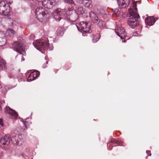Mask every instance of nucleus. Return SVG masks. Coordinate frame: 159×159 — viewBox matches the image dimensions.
I'll list each match as a JSON object with an SVG mask.
<instances>
[{
	"label": "nucleus",
	"instance_id": "obj_1",
	"mask_svg": "<svg viewBox=\"0 0 159 159\" xmlns=\"http://www.w3.org/2000/svg\"><path fill=\"white\" fill-rule=\"evenodd\" d=\"M129 10L128 15L130 17L128 18L127 23L128 25L134 28L139 25L138 19L140 16L138 13L135 12L132 9H129Z\"/></svg>",
	"mask_w": 159,
	"mask_h": 159
},
{
	"label": "nucleus",
	"instance_id": "obj_2",
	"mask_svg": "<svg viewBox=\"0 0 159 159\" xmlns=\"http://www.w3.org/2000/svg\"><path fill=\"white\" fill-rule=\"evenodd\" d=\"M73 27L77 28L79 30L86 33H88L91 30V25L89 23L81 21L77 25L73 24Z\"/></svg>",
	"mask_w": 159,
	"mask_h": 159
},
{
	"label": "nucleus",
	"instance_id": "obj_3",
	"mask_svg": "<svg viewBox=\"0 0 159 159\" xmlns=\"http://www.w3.org/2000/svg\"><path fill=\"white\" fill-rule=\"evenodd\" d=\"M89 15L90 18L93 23L100 27H102L105 26V22L99 18L96 14L93 12L91 11Z\"/></svg>",
	"mask_w": 159,
	"mask_h": 159
},
{
	"label": "nucleus",
	"instance_id": "obj_4",
	"mask_svg": "<svg viewBox=\"0 0 159 159\" xmlns=\"http://www.w3.org/2000/svg\"><path fill=\"white\" fill-rule=\"evenodd\" d=\"M12 47L14 50L20 54L24 55L25 54V48L24 44L20 42H15L12 44Z\"/></svg>",
	"mask_w": 159,
	"mask_h": 159
},
{
	"label": "nucleus",
	"instance_id": "obj_5",
	"mask_svg": "<svg viewBox=\"0 0 159 159\" xmlns=\"http://www.w3.org/2000/svg\"><path fill=\"white\" fill-rule=\"evenodd\" d=\"M10 12L9 5L5 1L0 2V13L5 16L8 15Z\"/></svg>",
	"mask_w": 159,
	"mask_h": 159
},
{
	"label": "nucleus",
	"instance_id": "obj_6",
	"mask_svg": "<svg viewBox=\"0 0 159 159\" xmlns=\"http://www.w3.org/2000/svg\"><path fill=\"white\" fill-rule=\"evenodd\" d=\"M41 2L43 6L48 9L52 8L57 4L56 0H44Z\"/></svg>",
	"mask_w": 159,
	"mask_h": 159
},
{
	"label": "nucleus",
	"instance_id": "obj_7",
	"mask_svg": "<svg viewBox=\"0 0 159 159\" xmlns=\"http://www.w3.org/2000/svg\"><path fill=\"white\" fill-rule=\"evenodd\" d=\"M12 143L14 144L21 145L23 142V138L21 135H16L12 137L11 139Z\"/></svg>",
	"mask_w": 159,
	"mask_h": 159
},
{
	"label": "nucleus",
	"instance_id": "obj_8",
	"mask_svg": "<svg viewBox=\"0 0 159 159\" xmlns=\"http://www.w3.org/2000/svg\"><path fill=\"white\" fill-rule=\"evenodd\" d=\"M6 113L9 115V117L11 118L15 119L17 118L18 115L17 113L14 110H12L9 107H7L5 111Z\"/></svg>",
	"mask_w": 159,
	"mask_h": 159
},
{
	"label": "nucleus",
	"instance_id": "obj_9",
	"mask_svg": "<svg viewBox=\"0 0 159 159\" xmlns=\"http://www.w3.org/2000/svg\"><path fill=\"white\" fill-rule=\"evenodd\" d=\"M11 139L10 135H6L0 140V146H3L4 145H8L10 143Z\"/></svg>",
	"mask_w": 159,
	"mask_h": 159
},
{
	"label": "nucleus",
	"instance_id": "obj_10",
	"mask_svg": "<svg viewBox=\"0 0 159 159\" xmlns=\"http://www.w3.org/2000/svg\"><path fill=\"white\" fill-rule=\"evenodd\" d=\"M35 48L38 50H41L44 47V42L42 39H38L33 43Z\"/></svg>",
	"mask_w": 159,
	"mask_h": 159
},
{
	"label": "nucleus",
	"instance_id": "obj_11",
	"mask_svg": "<svg viewBox=\"0 0 159 159\" xmlns=\"http://www.w3.org/2000/svg\"><path fill=\"white\" fill-rule=\"evenodd\" d=\"M115 32L121 39H124L125 37L127 36L125 30L123 28H118L116 30Z\"/></svg>",
	"mask_w": 159,
	"mask_h": 159
},
{
	"label": "nucleus",
	"instance_id": "obj_12",
	"mask_svg": "<svg viewBox=\"0 0 159 159\" xmlns=\"http://www.w3.org/2000/svg\"><path fill=\"white\" fill-rule=\"evenodd\" d=\"M7 40L5 34L2 32H0V46L5 45Z\"/></svg>",
	"mask_w": 159,
	"mask_h": 159
},
{
	"label": "nucleus",
	"instance_id": "obj_13",
	"mask_svg": "<svg viewBox=\"0 0 159 159\" xmlns=\"http://www.w3.org/2000/svg\"><path fill=\"white\" fill-rule=\"evenodd\" d=\"M156 20L152 16L147 17L145 19L146 24L148 25H152L154 24Z\"/></svg>",
	"mask_w": 159,
	"mask_h": 159
},
{
	"label": "nucleus",
	"instance_id": "obj_14",
	"mask_svg": "<svg viewBox=\"0 0 159 159\" xmlns=\"http://www.w3.org/2000/svg\"><path fill=\"white\" fill-rule=\"evenodd\" d=\"M39 75V72L38 71H35L32 72L28 78L31 80H34Z\"/></svg>",
	"mask_w": 159,
	"mask_h": 159
},
{
	"label": "nucleus",
	"instance_id": "obj_15",
	"mask_svg": "<svg viewBox=\"0 0 159 159\" xmlns=\"http://www.w3.org/2000/svg\"><path fill=\"white\" fill-rule=\"evenodd\" d=\"M119 6L122 8H125L126 6V2L127 0H117Z\"/></svg>",
	"mask_w": 159,
	"mask_h": 159
},
{
	"label": "nucleus",
	"instance_id": "obj_16",
	"mask_svg": "<svg viewBox=\"0 0 159 159\" xmlns=\"http://www.w3.org/2000/svg\"><path fill=\"white\" fill-rule=\"evenodd\" d=\"M45 10L44 8L41 7L38 8L36 10V15L37 17H41L40 12H43V11H45Z\"/></svg>",
	"mask_w": 159,
	"mask_h": 159
},
{
	"label": "nucleus",
	"instance_id": "obj_17",
	"mask_svg": "<svg viewBox=\"0 0 159 159\" xmlns=\"http://www.w3.org/2000/svg\"><path fill=\"white\" fill-rule=\"evenodd\" d=\"M47 11H45H45H43V12H40V16H41V17H37V18L39 20H41L43 19L44 18V17L46 16L47 15Z\"/></svg>",
	"mask_w": 159,
	"mask_h": 159
},
{
	"label": "nucleus",
	"instance_id": "obj_18",
	"mask_svg": "<svg viewBox=\"0 0 159 159\" xmlns=\"http://www.w3.org/2000/svg\"><path fill=\"white\" fill-rule=\"evenodd\" d=\"M78 18V15L75 12H74L73 14H72L71 16V18H70V21L72 22L75 21Z\"/></svg>",
	"mask_w": 159,
	"mask_h": 159
},
{
	"label": "nucleus",
	"instance_id": "obj_19",
	"mask_svg": "<svg viewBox=\"0 0 159 159\" xmlns=\"http://www.w3.org/2000/svg\"><path fill=\"white\" fill-rule=\"evenodd\" d=\"M92 41L93 43H95L98 41L100 39V35L97 34L95 36L92 35Z\"/></svg>",
	"mask_w": 159,
	"mask_h": 159
},
{
	"label": "nucleus",
	"instance_id": "obj_20",
	"mask_svg": "<svg viewBox=\"0 0 159 159\" xmlns=\"http://www.w3.org/2000/svg\"><path fill=\"white\" fill-rule=\"evenodd\" d=\"M7 33L8 35L11 37L14 36L15 32L12 30L8 29L7 30Z\"/></svg>",
	"mask_w": 159,
	"mask_h": 159
},
{
	"label": "nucleus",
	"instance_id": "obj_21",
	"mask_svg": "<svg viewBox=\"0 0 159 159\" xmlns=\"http://www.w3.org/2000/svg\"><path fill=\"white\" fill-rule=\"evenodd\" d=\"M78 12L79 14L82 15L84 13V10L82 7H79L78 8Z\"/></svg>",
	"mask_w": 159,
	"mask_h": 159
},
{
	"label": "nucleus",
	"instance_id": "obj_22",
	"mask_svg": "<svg viewBox=\"0 0 159 159\" xmlns=\"http://www.w3.org/2000/svg\"><path fill=\"white\" fill-rule=\"evenodd\" d=\"M61 11V10L60 9H57L54 11L53 13V17H54V14H55L56 16L60 15Z\"/></svg>",
	"mask_w": 159,
	"mask_h": 159
},
{
	"label": "nucleus",
	"instance_id": "obj_23",
	"mask_svg": "<svg viewBox=\"0 0 159 159\" xmlns=\"http://www.w3.org/2000/svg\"><path fill=\"white\" fill-rule=\"evenodd\" d=\"M5 68V63H4L3 61L1 62L0 63V69H2L3 68Z\"/></svg>",
	"mask_w": 159,
	"mask_h": 159
},
{
	"label": "nucleus",
	"instance_id": "obj_24",
	"mask_svg": "<svg viewBox=\"0 0 159 159\" xmlns=\"http://www.w3.org/2000/svg\"><path fill=\"white\" fill-rule=\"evenodd\" d=\"M55 15V14H54V18L56 20H58V21L60 20L61 19L60 15L56 16Z\"/></svg>",
	"mask_w": 159,
	"mask_h": 159
},
{
	"label": "nucleus",
	"instance_id": "obj_25",
	"mask_svg": "<svg viewBox=\"0 0 159 159\" xmlns=\"http://www.w3.org/2000/svg\"><path fill=\"white\" fill-rule=\"evenodd\" d=\"M71 5L72 8H73L72 10L74 9V7L75 6V4L72 0H70V5Z\"/></svg>",
	"mask_w": 159,
	"mask_h": 159
},
{
	"label": "nucleus",
	"instance_id": "obj_26",
	"mask_svg": "<svg viewBox=\"0 0 159 159\" xmlns=\"http://www.w3.org/2000/svg\"><path fill=\"white\" fill-rule=\"evenodd\" d=\"M89 1V0H80V3H81L85 4H86L88 3V1Z\"/></svg>",
	"mask_w": 159,
	"mask_h": 159
},
{
	"label": "nucleus",
	"instance_id": "obj_27",
	"mask_svg": "<svg viewBox=\"0 0 159 159\" xmlns=\"http://www.w3.org/2000/svg\"><path fill=\"white\" fill-rule=\"evenodd\" d=\"M111 142L113 144H115V146H117L118 144L120 145L116 141L114 140H111Z\"/></svg>",
	"mask_w": 159,
	"mask_h": 159
},
{
	"label": "nucleus",
	"instance_id": "obj_28",
	"mask_svg": "<svg viewBox=\"0 0 159 159\" xmlns=\"http://www.w3.org/2000/svg\"><path fill=\"white\" fill-rule=\"evenodd\" d=\"M0 125L3 126V124L2 119H0Z\"/></svg>",
	"mask_w": 159,
	"mask_h": 159
},
{
	"label": "nucleus",
	"instance_id": "obj_29",
	"mask_svg": "<svg viewBox=\"0 0 159 159\" xmlns=\"http://www.w3.org/2000/svg\"><path fill=\"white\" fill-rule=\"evenodd\" d=\"M146 152H147V153H148V154L149 156H151V153L150 152V151H146Z\"/></svg>",
	"mask_w": 159,
	"mask_h": 159
},
{
	"label": "nucleus",
	"instance_id": "obj_30",
	"mask_svg": "<svg viewBox=\"0 0 159 159\" xmlns=\"http://www.w3.org/2000/svg\"><path fill=\"white\" fill-rule=\"evenodd\" d=\"M25 128H26V125H25Z\"/></svg>",
	"mask_w": 159,
	"mask_h": 159
},
{
	"label": "nucleus",
	"instance_id": "obj_31",
	"mask_svg": "<svg viewBox=\"0 0 159 159\" xmlns=\"http://www.w3.org/2000/svg\"><path fill=\"white\" fill-rule=\"evenodd\" d=\"M137 8H136V9H135V10L136 11V10H137Z\"/></svg>",
	"mask_w": 159,
	"mask_h": 159
},
{
	"label": "nucleus",
	"instance_id": "obj_32",
	"mask_svg": "<svg viewBox=\"0 0 159 159\" xmlns=\"http://www.w3.org/2000/svg\"><path fill=\"white\" fill-rule=\"evenodd\" d=\"M109 144V143H108V145Z\"/></svg>",
	"mask_w": 159,
	"mask_h": 159
}]
</instances>
